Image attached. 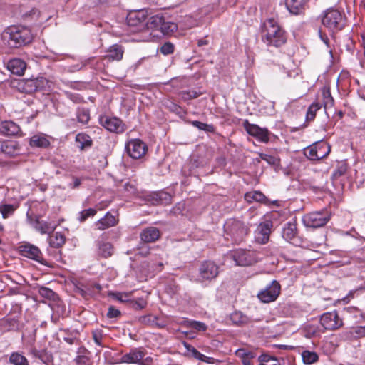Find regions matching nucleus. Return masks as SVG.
I'll return each mask as SVG.
<instances>
[{"label":"nucleus","mask_w":365,"mask_h":365,"mask_svg":"<svg viewBox=\"0 0 365 365\" xmlns=\"http://www.w3.org/2000/svg\"><path fill=\"white\" fill-rule=\"evenodd\" d=\"M262 41L268 46L280 47L287 41L285 31L273 19L264 22L262 29Z\"/></svg>","instance_id":"f257e3e1"},{"label":"nucleus","mask_w":365,"mask_h":365,"mask_svg":"<svg viewBox=\"0 0 365 365\" xmlns=\"http://www.w3.org/2000/svg\"><path fill=\"white\" fill-rule=\"evenodd\" d=\"M4 38L11 47H20L30 43L34 35L29 28L23 26H11L4 32Z\"/></svg>","instance_id":"f03ea898"},{"label":"nucleus","mask_w":365,"mask_h":365,"mask_svg":"<svg viewBox=\"0 0 365 365\" xmlns=\"http://www.w3.org/2000/svg\"><path fill=\"white\" fill-rule=\"evenodd\" d=\"M331 217V212L328 209H323L304 215L302 222L307 227L319 228L325 226Z\"/></svg>","instance_id":"7ed1b4c3"},{"label":"nucleus","mask_w":365,"mask_h":365,"mask_svg":"<svg viewBox=\"0 0 365 365\" xmlns=\"http://www.w3.org/2000/svg\"><path fill=\"white\" fill-rule=\"evenodd\" d=\"M322 23L332 32H336L344 29L345 17L339 11L329 9L324 12Z\"/></svg>","instance_id":"20e7f679"},{"label":"nucleus","mask_w":365,"mask_h":365,"mask_svg":"<svg viewBox=\"0 0 365 365\" xmlns=\"http://www.w3.org/2000/svg\"><path fill=\"white\" fill-rule=\"evenodd\" d=\"M331 146L325 141L317 142L304 150V154L310 160H319L328 156Z\"/></svg>","instance_id":"39448f33"},{"label":"nucleus","mask_w":365,"mask_h":365,"mask_svg":"<svg viewBox=\"0 0 365 365\" xmlns=\"http://www.w3.org/2000/svg\"><path fill=\"white\" fill-rule=\"evenodd\" d=\"M146 351L143 348H135L124 354L121 358L122 363L137 364L139 365H152L153 359L146 357L144 359Z\"/></svg>","instance_id":"423d86ee"},{"label":"nucleus","mask_w":365,"mask_h":365,"mask_svg":"<svg viewBox=\"0 0 365 365\" xmlns=\"http://www.w3.org/2000/svg\"><path fill=\"white\" fill-rule=\"evenodd\" d=\"M231 255L238 266H251L258 261L257 254L252 250H236Z\"/></svg>","instance_id":"0eeeda50"},{"label":"nucleus","mask_w":365,"mask_h":365,"mask_svg":"<svg viewBox=\"0 0 365 365\" xmlns=\"http://www.w3.org/2000/svg\"><path fill=\"white\" fill-rule=\"evenodd\" d=\"M126 153L133 159H140L143 158L147 151V145L140 139H131L128 140L125 146Z\"/></svg>","instance_id":"6e6552de"},{"label":"nucleus","mask_w":365,"mask_h":365,"mask_svg":"<svg viewBox=\"0 0 365 365\" xmlns=\"http://www.w3.org/2000/svg\"><path fill=\"white\" fill-rule=\"evenodd\" d=\"M320 324L327 331L337 330L344 325L343 319L336 311L324 313L320 317Z\"/></svg>","instance_id":"1a4fd4ad"},{"label":"nucleus","mask_w":365,"mask_h":365,"mask_svg":"<svg viewBox=\"0 0 365 365\" xmlns=\"http://www.w3.org/2000/svg\"><path fill=\"white\" fill-rule=\"evenodd\" d=\"M20 254L27 258L35 260L41 264L51 267L48 262L44 259L40 249L30 243H24L19 247Z\"/></svg>","instance_id":"9d476101"},{"label":"nucleus","mask_w":365,"mask_h":365,"mask_svg":"<svg viewBox=\"0 0 365 365\" xmlns=\"http://www.w3.org/2000/svg\"><path fill=\"white\" fill-rule=\"evenodd\" d=\"M246 132L262 143H268L271 133L265 128H261L256 124L250 123L248 120H245L242 123Z\"/></svg>","instance_id":"9b49d317"},{"label":"nucleus","mask_w":365,"mask_h":365,"mask_svg":"<svg viewBox=\"0 0 365 365\" xmlns=\"http://www.w3.org/2000/svg\"><path fill=\"white\" fill-rule=\"evenodd\" d=\"M281 291L279 283L274 280L264 289L259 292L257 297L264 303H269L275 301L279 297Z\"/></svg>","instance_id":"f8f14e48"},{"label":"nucleus","mask_w":365,"mask_h":365,"mask_svg":"<svg viewBox=\"0 0 365 365\" xmlns=\"http://www.w3.org/2000/svg\"><path fill=\"white\" fill-rule=\"evenodd\" d=\"M219 274V267L212 261L202 262L199 267V275L202 281H211Z\"/></svg>","instance_id":"ddd939ff"},{"label":"nucleus","mask_w":365,"mask_h":365,"mask_svg":"<svg viewBox=\"0 0 365 365\" xmlns=\"http://www.w3.org/2000/svg\"><path fill=\"white\" fill-rule=\"evenodd\" d=\"M47 206L39 202H32L27 210L26 218L30 224L34 222H38L40 220L46 212Z\"/></svg>","instance_id":"4468645a"},{"label":"nucleus","mask_w":365,"mask_h":365,"mask_svg":"<svg viewBox=\"0 0 365 365\" xmlns=\"http://www.w3.org/2000/svg\"><path fill=\"white\" fill-rule=\"evenodd\" d=\"M227 229L236 243L241 242L248 234V227L242 222L238 220L232 221Z\"/></svg>","instance_id":"2eb2a0df"},{"label":"nucleus","mask_w":365,"mask_h":365,"mask_svg":"<svg viewBox=\"0 0 365 365\" xmlns=\"http://www.w3.org/2000/svg\"><path fill=\"white\" fill-rule=\"evenodd\" d=\"M272 222L267 220L261 222L255 232V241L261 245L266 244L269 240Z\"/></svg>","instance_id":"dca6fc26"},{"label":"nucleus","mask_w":365,"mask_h":365,"mask_svg":"<svg viewBox=\"0 0 365 365\" xmlns=\"http://www.w3.org/2000/svg\"><path fill=\"white\" fill-rule=\"evenodd\" d=\"M147 17L142 11L132 12L127 16V24L133 28V31H141L145 28Z\"/></svg>","instance_id":"f3484780"},{"label":"nucleus","mask_w":365,"mask_h":365,"mask_svg":"<svg viewBox=\"0 0 365 365\" xmlns=\"http://www.w3.org/2000/svg\"><path fill=\"white\" fill-rule=\"evenodd\" d=\"M283 238L293 245L299 242L298 237L297 224L295 220L286 223L282 230Z\"/></svg>","instance_id":"a211bd4d"},{"label":"nucleus","mask_w":365,"mask_h":365,"mask_svg":"<svg viewBox=\"0 0 365 365\" xmlns=\"http://www.w3.org/2000/svg\"><path fill=\"white\" fill-rule=\"evenodd\" d=\"M100 123L103 127L110 132L123 133L124 128L120 119L113 117L102 116L100 118Z\"/></svg>","instance_id":"6ab92c4d"},{"label":"nucleus","mask_w":365,"mask_h":365,"mask_svg":"<svg viewBox=\"0 0 365 365\" xmlns=\"http://www.w3.org/2000/svg\"><path fill=\"white\" fill-rule=\"evenodd\" d=\"M21 145L16 140L0 141V153L7 157H14L20 154Z\"/></svg>","instance_id":"aec40b11"},{"label":"nucleus","mask_w":365,"mask_h":365,"mask_svg":"<svg viewBox=\"0 0 365 365\" xmlns=\"http://www.w3.org/2000/svg\"><path fill=\"white\" fill-rule=\"evenodd\" d=\"M11 84L18 90L26 93H31L36 91L35 78H23L20 80H11Z\"/></svg>","instance_id":"412c9836"},{"label":"nucleus","mask_w":365,"mask_h":365,"mask_svg":"<svg viewBox=\"0 0 365 365\" xmlns=\"http://www.w3.org/2000/svg\"><path fill=\"white\" fill-rule=\"evenodd\" d=\"M160 232L155 227H148L142 230L140 234L141 241L145 243H151L157 241L160 237Z\"/></svg>","instance_id":"4be33fe9"},{"label":"nucleus","mask_w":365,"mask_h":365,"mask_svg":"<svg viewBox=\"0 0 365 365\" xmlns=\"http://www.w3.org/2000/svg\"><path fill=\"white\" fill-rule=\"evenodd\" d=\"M124 49L121 45L114 44L108 48L107 54L103 59V65L104 61H119L123 58Z\"/></svg>","instance_id":"5701e85b"},{"label":"nucleus","mask_w":365,"mask_h":365,"mask_svg":"<svg viewBox=\"0 0 365 365\" xmlns=\"http://www.w3.org/2000/svg\"><path fill=\"white\" fill-rule=\"evenodd\" d=\"M118 222L115 217L110 212H107L106 215L96 222V225L98 230H104L110 227L115 226Z\"/></svg>","instance_id":"b1692460"},{"label":"nucleus","mask_w":365,"mask_h":365,"mask_svg":"<svg viewBox=\"0 0 365 365\" xmlns=\"http://www.w3.org/2000/svg\"><path fill=\"white\" fill-rule=\"evenodd\" d=\"M20 131L19 126L13 121H4L0 124V133L6 135H15Z\"/></svg>","instance_id":"393cba45"},{"label":"nucleus","mask_w":365,"mask_h":365,"mask_svg":"<svg viewBox=\"0 0 365 365\" xmlns=\"http://www.w3.org/2000/svg\"><path fill=\"white\" fill-rule=\"evenodd\" d=\"M32 148H46L50 145V141L45 135L37 134L33 135L29 140Z\"/></svg>","instance_id":"a878e982"},{"label":"nucleus","mask_w":365,"mask_h":365,"mask_svg":"<svg viewBox=\"0 0 365 365\" xmlns=\"http://www.w3.org/2000/svg\"><path fill=\"white\" fill-rule=\"evenodd\" d=\"M305 0H287L286 6L290 13L299 14L304 9Z\"/></svg>","instance_id":"bb28decb"},{"label":"nucleus","mask_w":365,"mask_h":365,"mask_svg":"<svg viewBox=\"0 0 365 365\" xmlns=\"http://www.w3.org/2000/svg\"><path fill=\"white\" fill-rule=\"evenodd\" d=\"M236 355L241 359L243 365H253L252 360L256 356L253 351L245 349H237Z\"/></svg>","instance_id":"cd10ccee"},{"label":"nucleus","mask_w":365,"mask_h":365,"mask_svg":"<svg viewBox=\"0 0 365 365\" xmlns=\"http://www.w3.org/2000/svg\"><path fill=\"white\" fill-rule=\"evenodd\" d=\"M321 93L322 96V104L325 110L329 108L334 106V101L333 97L331 96L330 88L329 86H324L321 89Z\"/></svg>","instance_id":"c85d7f7f"},{"label":"nucleus","mask_w":365,"mask_h":365,"mask_svg":"<svg viewBox=\"0 0 365 365\" xmlns=\"http://www.w3.org/2000/svg\"><path fill=\"white\" fill-rule=\"evenodd\" d=\"M31 353L34 356H35L36 358H38L43 363L47 364V365H49L50 364H51L53 362L52 355L44 349L38 350L36 349H33L31 351Z\"/></svg>","instance_id":"c756f323"},{"label":"nucleus","mask_w":365,"mask_h":365,"mask_svg":"<svg viewBox=\"0 0 365 365\" xmlns=\"http://www.w3.org/2000/svg\"><path fill=\"white\" fill-rule=\"evenodd\" d=\"M163 22V16L155 15L151 16L148 21H145V27L147 28L148 30H150L152 31H160V26H162Z\"/></svg>","instance_id":"7c9ffc66"},{"label":"nucleus","mask_w":365,"mask_h":365,"mask_svg":"<svg viewBox=\"0 0 365 365\" xmlns=\"http://www.w3.org/2000/svg\"><path fill=\"white\" fill-rule=\"evenodd\" d=\"M76 141L78 143V148L81 150L91 147L93 143L91 138L84 133L77 134L76 136Z\"/></svg>","instance_id":"2f4dec72"},{"label":"nucleus","mask_w":365,"mask_h":365,"mask_svg":"<svg viewBox=\"0 0 365 365\" xmlns=\"http://www.w3.org/2000/svg\"><path fill=\"white\" fill-rule=\"evenodd\" d=\"M182 344L193 358L204 362H209V358L199 352L194 346L186 341H183Z\"/></svg>","instance_id":"473e14b6"},{"label":"nucleus","mask_w":365,"mask_h":365,"mask_svg":"<svg viewBox=\"0 0 365 365\" xmlns=\"http://www.w3.org/2000/svg\"><path fill=\"white\" fill-rule=\"evenodd\" d=\"M31 225L37 231L40 232L41 234H46L52 232L56 227V226L51 225V223L46 221H40V220H38V222H34V224Z\"/></svg>","instance_id":"72a5a7b5"},{"label":"nucleus","mask_w":365,"mask_h":365,"mask_svg":"<svg viewBox=\"0 0 365 365\" xmlns=\"http://www.w3.org/2000/svg\"><path fill=\"white\" fill-rule=\"evenodd\" d=\"M9 361L13 365H29L28 359L19 352H13L9 358Z\"/></svg>","instance_id":"f704fd0d"},{"label":"nucleus","mask_w":365,"mask_h":365,"mask_svg":"<svg viewBox=\"0 0 365 365\" xmlns=\"http://www.w3.org/2000/svg\"><path fill=\"white\" fill-rule=\"evenodd\" d=\"M322 104L319 102H313L308 108L306 114V121L311 122L315 119L317 112L321 109Z\"/></svg>","instance_id":"c9c22d12"},{"label":"nucleus","mask_w":365,"mask_h":365,"mask_svg":"<svg viewBox=\"0 0 365 365\" xmlns=\"http://www.w3.org/2000/svg\"><path fill=\"white\" fill-rule=\"evenodd\" d=\"M65 236L61 232H56L49 237V244L53 247L58 248L61 247L65 243Z\"/></svg>","instance_id":"e433bc0d"},{"label":"nucleus","mask_w":365,"mask_h":365,"mask_svg":"<svg viewBox=\"0 0 365 365\" xmlns=\"http://www.w3.org/2000/svg\"><path fill=\"white\" fill-rule=\"evenodd\" d=\"M302 360L305 364H312L319 360V356L314 351L305 350L302 353Z\"/></svg>","instance_id":"4c0bfd02"},{"label":"nucleus","mask_w":365,"mask_h":365,"mask_svg":"<svg viewBox=\"0 0 365 365\" xmlns=\"http://www.w3.org/2000/svg\"><path fill=\"white\" fill-rule=\"evenodd\" d=\"M178 29L177 25L175 23L170 21H165L164 18L163 17L162 26L160 29V32L163 35H168L173 31H176Z\"/></svg>","instance_id":"58836bf2"},{"label":"nucleus","mask_w":365,"mask_h":365,"mask_svg":"<svg viewBox=\"0 0 365 365\" xmlns=\"http://www.w3.org/2000/svg\"><path fill=\"white\" fill-rule=\"evenodd\" d=\"M17 207L11 204H1L0 213L4 219H6L14 214Z\"/></svg>","instance_id":"ea45409f"},{"label":"nucleus","mask_w":365,"mask_h":365,"mask_svg":"<svg viewBox=\"0 0 365 365\" xmlns=\"http://www.w3.org/2000/svg\"><path fill=\"white\" fill-rule=\"evenodd\" d=\"M26 63L19 58L10 59L6 64V68H26Z\"/></svg>","instance_id":"a19ab883"},{"label":"nucleus","mask_w":365,"mask_h":365,"mask_svg":"<svg viewBox=\"0 0 365 365\" xmlns=\"http://www.w3.org/2000/svg\"><path fill=\"white\" fill-rule=\"evenodd\" d=\"M88 284L81 286H76L75 292L80 294L85 299H88V297L93 295V290L91 288L88 287Z\"/></svg>","instance_id":"79ce46f5"},{"label":"nucleus","mask_w":365,"mask_h":365,"mask_svg":"<svg viewBox=\"0 0 365 365\" xmlns=\"http://www.w3.org/2000/svg\"><path fill=\"white\" fill-rule=\"evenodd\" d=\"M78 121L82 124H87L90 120V113L88 109L80 108L77 112Z\"/></svg>","instance_id":"37998d69"},{"label":"nucleus","mask_w":365,"mask_h":365,"mask_svg":"<svg viewBox=\"0 0 365 365\" xmlns=\"http://www.w3.org/2000/svg\"><path fill=\"white\" fill-rule=\"evenodd\" d=\"M192 125L200 130H204L207 133H215V128L212 125L202 123L198 120L192 122Z\"/></svg>","instance_id":"c03bdc74"},{"label":"nucleus","mask_w":365,"mask_h":365,"mask_svg":"<svg viewBox=\"0 0 365 365\" xmlns=\"http://www.w3.org/2000/svg\"><path fill=\"white\" fill-rule=\"evenodd\" d=\"M113 247L109 242L103 243L99 247L100 254L105 258H108L113 255Z\"/></svg>","instance_id":"a18cd8bd"},{"label":"nucleus","mask_w":365,"mask_h":365,"mask_svg":"<svg viewBox=\"0 0 365 365\" xmlns=\"http://www.w3.org/2000/svg\"><path fill=\"white\" fill-rule=\"evenodd\" d=\"M245 198L248 201H250V199H252L255 201L262 202L265 200L266 197L261 192L255 191L253 192L247 193L245 195Z\"/></svg>","instance_id":"49530a36"},{"label":"nucleus","mask_w":365,"mask_h":365,"mask_svg":"<svg viewBox=\"0 0 365 365\" xmlns=\"http://www.w3.org/2000/svg\"><path fill=\"white\" fill-rule=\"evenodd\" d=\"M38 294L47 299H54L56 297V293L51 289L50 288L46 287H41L38 289Z\"/></svg>","instance_id":"de8ad7c7"},{"label":"nucleus","mask_w":365,"mask_h":365,"mask_svg":"<svg viewBox=\"0 0 365 365\" xmlns=\"http://www.w3.org/2000/svg\"><path fill=\"white\" fill-rule=\"evenodd\" d=\"M97 211L96 209L89 208L82 210L79 213L78 220L81 222H85L88 217H93L96 214Z\"/></svg>","instance_id":"09e8293b"},{"label":"nucleus","mask_w":365,"mask_h":365,"mask_svg":"<svg viewBox=\"0 0 365 365\" xmlns=\"http://www.w3.org/2000/svg\"><path fill=\"white\" fill-rule=\"evenodd\" d=\"M202 94V92H197L195 91H182L180 93V96L184 101H189L197 98Z\"/></svg>","instance_id":"8fccbe9b"},{"label":"nucleus","mask_w":365,"mask_h":365,"mask_svg":"<svg viewBox=\"0 0 365 365\" xmlns=\"http://www.w3.org/2000/svg\"><path fill=\"white\" fill-rule=\"evenodd\" d=\"M259 157L262 160L266 161L271 165H277L279 163V158L274 155H271L266 153H259Z\"/></svg>","instance_id":"3c124183"},{"label":"nucleus","mask_w":365,"mask_h":365,"mask_svg":"<svg viewBox=\"0 0 365 365\" xmlns=\"http://www.w3.org/2000/svg\"><path fill=\"white\" fill-rule=\"evenodd\" d=\"M188 326L199 331H205L207 329V326L205 323L195 320L189 321Z\"/></svg>","instance_id":"603ef678"},{"label":"nucleus","mask_w":365,"mask_h":365,"mask_svg":"<svg viewBox=\"0 0 365 365\" xmlns=\"http://www.w3.org/2000/svg\"><path fill=\"white\" fill-rule=\"evenodd\" d=\"M230 320L235 324H241L245 322V317L240 312H235L231 314Z\"/></svg>","instance_id":"864d4df0"},{"label":"nucleus","mask_w":365,"mask_h":365,"mask_svg":"<svg viewBox=\"0 0 365 365\" xmlns=\"http://www.w3.org/2000/svg\"><path fill=\"white\" fill-rule=\"evenodd\" d=\"M347 170V166L345 163H341L339 165L332 174V178L334 180L338 179L341 176L345 175Z\"/></svg>","instance_id":"5fc2aeb1"},{"label":"nucleus","mask_w":365,"mask_h":365,"mask_svg":"<svg viewBox=\"0 0 365 365\" xmlns=\"http://www.w3.org/2000/svg\"><path fill=\"white\" fill-rule=\"evenodd\" d=\"M157 318L151 314L141 316L138 319L139 323L143 325H153Z\"/></svg>","instance_id":"6e6d98bb"},{"label":"nucleus","mask_w":365,"mask_h":365,"mask_svg":"<svg viewBox=\"0 0 365 365\" xmlns=\"http://www.w3.org/2000/svg\"><path fill=\"white\" fill-rule=\"evenodd\" d=\"M35 83L36 86V91L41 90L45 88L48 86V81L44 77L38 76L35 78Z\"/></svg>","instance_id":"4d7b16f0"},{"label":"nucleus","mask_w":365,"mask_h":365,"mask_svg":"<svg viewBox=\"0 0 365 365\" xmlns=\"http://www.w3.org/2000/svg\"><path fill=\"white\" fill-rule=\"evenodd\" d=\"M160 51L164 55L171 54L174 51V45L170 42H166L161 46Z\"/></svg>","instance_id":"13d9d810"},{"label":"nucleus","mask_w":365,"mask_h":365,"mask_svg":"<svg viewBox=\"0 0 365 365\" xmlns=\"http://www.w3.org/2000/svg\"><path fill=\"white\" fill-rule=\"evenodd\" d=\"M92 337L95 343L101 346L102 345L103 333L101 329H96L92 331Z\"/></svg>","instance_id":"bf43d9fd"},{"label":"nucleus","mask_w":365,"mask_h":365,"mask_svg":"<svg viewBox=\"0 0 365 365\" xmlns=\"http://www.w3.org/2000/svg\"><path fill=\"white\" fill-rule=\"evenodd\" d=\"M121 312L118 309L115 308L113 306H110L108 308V311L107 312V317L112 319V318H118L120 317Z\"/></svg>","instance_id":"052dcab7"},{"label":"nucleus","mask_w":365,"mask_h":365,"mask_svg":"<svg viewBox=\"0 0 365 365\" xmlns=\"http://www.w3.org/2000/svg\"><path fill=\"white\" fill-rule=\"evenodd\" d=\"M355 336L359 338L365 337V326H359L354 329Z\"/></svg>","instance_id":"680f3d73"},{"label":"nucleus","mask_w":365,"mask_h":365,"mask_svg":"<svg viewBox=\"0 0 365 365\" xmlns=\"http://www.w3.org/2000/svg\"><path fill=\"white\" fill-rule=\"evenodd\" d=\"M153 198L157 203H162L163 200H167L170 198V195H168L166 192L155 193L153 195Z\"/></svg>","instance_id":"e2e57ef3"},{"label":"nucleus","mask_w":365,"mask_h":365,"mask_svg":"<svg viewBox=\"0 0 365 365\" xmlns=\"http://www.w3.org/2000/svg\"><path fill=\"white\" fill-rule=\"evenodd\" d=\"M258 360L263 363V362H268L270 360H274V361H277V358L274 357V356H271L267 354H261L259 358H258Z\"/></svg>","instance_id":"0e129e2a"},{"label":"nucleus","mask_w":365,"mask_h":365,"mask_svg":"<svg viewBox=\"0 0 365 365\" xmlns=\"http://www.w3.org/2000/svg\"><path fill=\"white\" fill-rule=\"evenodd\" d=\"M88 357L83 355H79L75 359L76 363L78 365H85L88 363Z\"/></svg>","instance_id":"69168bd1"},{"label":"nucleus","mask_w":365,"mask_h":365,"mask_svg":"<svg viewBox=\"0 0 365 365\" xmlns=\"http://www.w3.org/2000/svg\"><path fill=\"white\" fill-rule=\"evenodd\" d=\"M88 288L93 290V294L96 293L95 289H96L97 293H99L102 289L101 285L98 283L88 284Z\"/></svg>","instance_id":"338daca9"},{"label":"nucleus","mask_w":365,"mask_h":365,"mask_svg":"<svg viewBox=\"0 0 365 365\" xmlns=\"http://www.w3.org/2000/svg\"><path fill=\"white\" fill-rule=\"evenodd\" d=\"M146 306V302L143 299H140L138 301H136L134 304V307L137 309H142L145 308Z\"/></svg>","instance_id":"774afa93"}]
</instances>
